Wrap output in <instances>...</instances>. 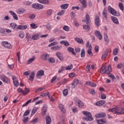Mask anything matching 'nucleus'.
<instances>
[{"label": "nucleus", "mask_w": 124, "mask_h": 124, "mask_svg": "<svg viewBox=\"0 0 124 124\" xmlns=\"http://www.w3.org/2000/svg\"><path fill=\"white\" fill-rule=\"evenodd\" d=\"M82 114L87 117L85 118L84 120L87 121V122H92V121H93V116H92V114H91L89 112L87 111H83L82 112Z\"/></svg>", "instance_id": "7ed1b4c3"}, {"label": "nucleus", "mask_w": 124, "mask_h": 124, "mask_svg": "<svg viewBox=\"0 0 124 124\" xmlns=\"http://www.w3.org/2000/svg\"><path fill=\"white\" fill-rule=\"evenodd\" d=\"M63 14H64V11L62 10V11H60V12H59L57 14V15H59V16H62V15H63Z\"/></svg>", "instance_id": "338daca9"}, {"label": "nucleus", "mask_w": 124, "mask_h": 124, "mask_svg": "<svg viewBox=\"0 0 124 124\" xmlns=\"http://www.w3.org/2000/svg\"><path fill=\"white\" fill-rule=\"evenodd\" d=\"M64 70H65V67L62 66L58 71V73H61V72H62V71H63Z\"/></svg>", "instance_id": "3c124183"}, {"label": "nucleus", "mask_w": 124, "mask_h": 124, "mask_svg": "<svg viewBox=\"0 0 124 124\" xmlns=\"http://www.w3.org/2000/svg\"><path fill=\"white\" fill-rule=\"evenodd\" d=\"M31 124H37L38 123V118H35L31 121Z\"/></svg>", "instance_id": "a18cd8bd"}, {"label": "nucleus", "mask_w": 124, "mask_h": 124, "mask_svg": "<svg viewBox=\"0 0 124 124\" xmlns=\"http://www.w3.org/2000/svg\"><path fill=\"white\" fill-rule=\"evenodd\" d=\"M83 29L85 30V31H90V26L88 25H84Z\"/></svg>", "instance_id": "e2e57ef3"}, {"label": "nucleus", "mask_w": 124, "mask_h": 124, "mask_svg": "<svg viewBox=\"0 0 124 124\" xmlns=\"http://www.w3.org/2000/svg\"><path fill=\"white\" fill-rule=\"evenodd\" d=\"M108 54H109V49H106L102 55V59L104 60V59L106 58V57L108 56Z\"/></svg>", "instance_id": "2eb2a0df"}, {"label": "nucleus", "mask_w": 124, "mask_h": 124, "mask_svg": "<svg viewBox=\"0 0 124 124\" xmlns=\"http://www.w3.org/2000/svg\"><path fill=\"white\" fill-rule=\"evenodd\" d=\"M40 96H48V98H51V96H50V95H49V93H43L40 95Z\"/></svg>", "instance_id": "5fc2aeb1"}, {"label": "nucleus", "mask_w": 124, "mask_h": 124, "mask_svg": "<svg viewBox=\"0 0 124 124\" xmlns=\"http://www.w3.org/2000/svg\"><path fill=\"white\" fill-rule=\"evenodd\" d=\"M51 117L49 116L46 117V124H51Z\"/></svg>", "instance_id": "72a5a7b5"}, {"label": "nucleus", "mask_w": 124, "mask_h": 124, "mask_svg": "<svg viewBox=\"0 0 124 124\" xmlns=\"http://www.w3.org/2000/svg\"><path fill=\"white\" fill-rule=\"evenodd\" d=\"M92 46H90L89 49L87 50V53L90 57H93V53L92 52Z\"/></svg>", "instance_id": "a878e982"}, {"label": "nucleus", "mask_w": 124, "mask_h": 124, "mask_svg": "<svg viewBox=\"0 0 124 124\" xmlns=\"http://www.w3.org/2000/svg\"><path fill=\"white\" fill-rule=\"evenodd\" d=\"M9 13H10V14L12 15V16H13L14 20H18V16H17V15L16 14V13H15V12L12 11H9Z\"/></svg>", "instance_id": "ddd939ff"}, {"label": "nucleus", "mask_w": 124, "mask_h": 124, "mask_svg": "<svg viewBox=\"0 0 124 124\" xmlns=\"http://www.w3.org/2000/svg\"><path fill=\"white\" fill-rule=\"evenodd\" d=\"M56 56L58 57V58H61V57H63V55H62V53L58 52L56 53Z\"/></svg>", "instance_id": "680f3d73"}, {"label": "nucleus", "mask_w": 124, "mask_h": 124, "mask_svg": "<svg viewBox=\"0 0 124 124\" xmlns=\"http://www.w3.org/2000/svg\"><path fill=\"white\" fill-rule=\"evenodd\" d=\"M32 8H34V9H43L44 8V6L38 3H33L32 5Z\"/></svg>", "instance_id": "39448f33"}, {"label": "nucleus", "mask_w": 124, "mask_h": 124, "mask_svg": "<svg viewBox=\"0 0 124 124\" xmlns=\"http://www.w3.org/2000/svg\"><path fill=\"white\" fill-rule=\"evenodd\" d=\"M85 18L86 20V24L87 25H89V24H90L91 23V18L90 17L89 14H87L85 15Z\"/></svg>", "instance_id": "412c9836"}, {"label": "nucleus", "mask_w": 124, "mask_h": 124, "mask_svg": "<svg viewBox=\"0 0 124 124\" xmlns=\"http://www.w3.org/2000/svg\"><path fill=\"white\" fill-rule=\"evenodd\" d=\"M55 45H58L57 42H54L53 43H51L50 44L48 45V47H52V46H54Z\"/></svg>", "instance_id": "4d7b16f0"}, {"label": "nucleus", "mask_w": 124, "mask_h": 124, "mask_svg": "<svg viewBox=\"0 0 124 124\" xmlns=\"http://www.w3.org/2000/svg\"><path fill=\"white\" fill-rule=\"evenodd\" d=\"M70 29V28L68 27V26L65 25L63 27L62 30L63 31H69V30Z\"/></svg>", "instance_id": "79ce46f5"}, {"label": "nucleus", "mask_w": 124, "mask_h": 124, "mask_svg": "<svg viewBox=\"0 0 124 124\" xmlns=\"http://www.w3.org/2000/svg\"><path fill=\"white\" fill-rule=\"evenodd\" d=\"M79 1H80V3L82 5L83 7L84 8H86V7H87V1L86 0H79Z\"/></svg>", "instance_id": "393cba45"}, {"label": "nucleus", "mask_w": 124, "mask_h": 124, "mask_svg": "<svg viewBox=\"0 0 124 124\" xmlns=\"http://www.w3.org/2000/svg\"><path fill=\"white\" fill-rule=\"evenodd\" d=\"M111 19L113 23H114V24H116V25H118V24H119V21L118 20V18H117V17H115L114 16H111Z\"/></svg>", "instance_id": "c756f323"}, {"label": "nucleus", "mask_w": 124, "mask_h": 124, "mask_svg": "<svg viewBox=\"0 0 124 124\" xmlns=\"http://www.w3.org/2000/svg\"><path fill=\"white\" fill-rule=\"evenodd\" d=\"M56 80H57V76H54L51 79V82L52 83H55V82H56Z\"/></svg>", "instance_id": "0e129e2a"}, {"label": "nucleus", "mask_w": 124, "mask_h": 124, "mask_svg": "<svg viewBox=\"0 0 124 124\" xmlns=\"http://www.w3.org/2000/svg\"><path fill=\"white\" fill-rule=\"evenodd\" d=\"M38 99H39V97H36L34 98L32 100L31 99L29 100L22 105V107H25V106H27V105H28V104H30L31 102H35V101H37Z\"/></svg>", "instance_id": "0eeeda50"}, {"label": "nucleus", "mask_w": 124, "mask_h": 124, "mask_svg": "<svg viewBox=\"0 0 124 124\" xmlns=\"http://www.w3.org/2000/svg\"><path fill=\"white\" fill-rule=\"evenodd\" d=\"M108 111V112H113L114 114H117V115H122V113H124V109L118 107L109 109Z\"/></svg>", "instance_id": "f257e3e1"}, {"label": "nucleus", "mask_w": 124, "mask_h": 124, "mask_svg": "<svg viewBox=\"0 0 124 124\" xmlns=\"http://www.w3.org/2000/svg\"><path fill=\"white\" fill-rule=\"evenodd\" d=\"M37 110H38V108L34 107L32 110V112L34 113V114L36 113V112H37Z\"/></svg>", "instance_id": "69168bd1"}, {"label": "nucleus", "mask_w": 124, "mask_h": 124, "mask_svg": "<svg viewBox=\"0 0 124 124\" xmlns=\"http://www.w3.org/2000/svg\"><path fill=\"white\" fill-rule=\"evenodd\" d=\"M47 61L48 62H51L52 63H55V62H56V60H55V59H54L53 58H50L47 59Z\"/></svg>", "instance_id": "37998d69"}, {"label": "nucleus", "mask_w": 124, "mask_h": 124, "mask_svg": "<svg viewBox=\"0 0 124 124\" xmlns=\"http://www.w3.org/2000/svg\"><path fill=\"white\" fill-rule=\"evenodd\" d=\"M105 103V101H103V100L99 101L96 103V105L97 106H101L103 105V104H104Z\"/></svg>", "instance_id": "7c9ffc66"}, {"label": "nucleus", "mask_w": 124, "mask_h": 124, "mask_svg": "<svg viewBox=\"0 0 124 124\" xmlns=\"http://www.w3.org/2000/svg\"><path fill=\"white\" fill-rule=\"evenodd\" d=\"M47 112V105H44L43 107V108L42 109V115L44 116L46 113Z\"/></svg>", "instance_id": "dca6fc26"}, {"label": "nucleus", "mask_w": 124, "mask_h": 124, "mask_svg": "<svg viewBox=\"0 0 124 124\" xmlns=\"http://www.w3.org/2000/svg\"><path fill=\"white\" fill-rule=\"evenodd\" d=\"M28 29L27 25H20L17 26V30H21L22 31Z\"/></svg>", "instance_id": "6ab92c4d"}, {"label": "nucleus", "mask_w": 124, "mask_h": 124, "mask_svg": "<svg viewBox=\"0 0 124 124\" xmlns=\"http://www.w3.org/2000/svg\"><path fill=\"white\" fill-rule=\"evenodd\" d=\"M51 50H55V51H59L62 49V46H55L51 47Z\"/></svg>", "instance_id": "aec40b11"}, {"label": "nucleus", "mask_w": 124, "mask_h": 124, "mask_svg": "<svg viewBox=\"0 0 124 124\" xmlns=\"http://www.w3.org/2000/svg\"><path fill=\"white\" fill-rule=\"evenodd\" d=\"M38 36H39V34L36 33L32 36V39H33V40H37V39H38Z\"/></svg>", "instance_id": "4c0bfd02"}, {"label": "nucleus", "mask_w": 124, "mask_h": 124, "mask_svg": "<svg viewBox=\"0 0 124 124\" xmlns=\"http://www.w3.org/2000/svg\"><path fill=\"white\" fill-rule=\"evenodd\" d=\"M108 11L110 14L113 15V16H116L117 17L120 16V13L117 12L116 10L114 9V8H112L111 6H108Z\"/></svg>", "instance_id": "f03ea898"}, {"label": "nucleus", "mask_w": 124, "mask_h": 124, "mask_svg": "<svg viewBox=\"0 0 124 124\" xmlns=\"http://www.w3.org/2000/svg\"><path fill=\"white\" fill-rule=\"evenodd\" d=\"M94 34H95L96 36L97 37L99 40H102V34L101 33L97 30L95 31Z\"/></svg>", "instance_id": "9d476101"}, {"label": "nucleus", "mask_w": 124, "mask_h": 124, "mask_svg": "<svg viewBox=\"0 0 124 124\" xmlns=\"http://www.w3.org/2000/svg\"><path fill=\"white\" fill-rule=\"evenodd\" d=\"M95 24L96 27H99L100 26V21L99 20V16H96L95 18Z\"/></svg>", "instance_id": "4468645a"}, {"label": "nucleus", "mask_w": 124, "mask_h": 124, "mask_svg": "<svg viewBox=\"0 0 124 124\" xmlns=\"http://www.w3.org/2000/svg\"><path fill=\"white\" fill-rule=\"evenodd\" d=\"M80 56L81 58H84L85 57V49H82L81 51Z\"/></svg>", "instance_id": "864d4df0"}, {"label": "nucleus", "mask_w": 124, "mask_h": 124, "mask_svg": "<svg viewBox=\"0 0 124 124\" xmlns=\"http://www.w3.org/2000/svg\"><path fill=\"white\" fill-rule=\"evenodd\" d=\"M0 78L1 81L4 82V83H8V82H9V79H8V78L3 75L0 76Z\"/></svg>", "instance_id": "1a4fd4ad"}, {"label": "nucleus", "mask_w": 124, "mask_h": 124, "mask_svg": "<svg viewBox=\"0 0 124 124\" xmlns=\"http://www.w3.org/2000/svg\"><path fill=\"white\" fill-rule=\"evenodd\" d=\"M34 60H35V58L32 57V58L29 59L28 61L27 64H30V63H31V62H33V61H34Z\"/></svg>", "instance_id": "c03bdc74"}, {"label": "nucleus", "mask_w": 124, "mask_h": 124, "mask_svg": "<svg viewBox=\"0 0 124 124\" xmlns=\"http://www.w3.org/2000/svg\"><path fill=\"white\" fill-rule=\"evenodd\" d=\"M119 7L120 9L122 10V11H124V5H123V3L120 2L119 3Z\"/></svg>", "instance_id": "603ef678"}, {"label": "nucleus", "mask_w": 124, "mask_h": 124, "mask_svg": "<svg viewBox=\"0 0 124 124\" xmlns=\"http://www.w3.org/2000/svg\"><path fill=\"white\" fill-rule=\"evenodd\" d=\"M10 26L14 31H17V30H18V26H17L16 23H11Z\"/></svg>", "instance_id": "f8f14e48"}, {"label": "nucleus", "mask_w": 124, "mask_h": 124, "mask_svg": "<svg viewBox=\"0 0 124 124\" xmlns=\"http://www.w3.org/2000/svg\"><path fill=\"white\" fill-rule=\"evenodd\" d=\"M102 15L104 19L107 20L108 19L107 16H108V15L107 14V11L106 10V9H104L103 11Z\"/></svg>", "instance_id": "f3484780"}, {"label": "nucleus", "mask_w": 124, "mask_h": 124, "mask_svg": "<svg viewBox=\"0 0 124 124\" xmlns=\"http://www.w3.org/2000/svg\"><path fill=\"white\" fill-rule=\"evenodd\" d=\"M52 12L53 10L52 9H48L46 10V14L47 16H51V15H52Z\"/></svg>", "instance_id": "e433bc0d"}, {"label": "nucleus", "mask_w": 124, "mask_h": 124, "mask_svg": "<svg viewBox=\"0 0 124 124\" xmlns=\"http://www.w3.org/2000/svg\"><path fill=\"white\" fill-rule=\"evenodd\" d=\"M104 40L106 44H108V43H109V38H108L107 34H104Z\"/></svg>", "instance_id": "c9c22d12"}, {"label": "nucleus", "mask_w": 124, "mask_h": 124, "mask_svg": "<svg viewBox=\"0 0 124 124\" xmlns=\"http://www.w3.org/2000/svg\"><path fill=\"white\" fill-rule=\"evenodd\" d=\"M67 51L70 53H72V54H73L75 56V55H76V53H75V52H74V48L71 47H68Z\"/></svg>", "instance_id": "bb28decb"}, {"label": "nucleus", "mask_w": 124, "mask_h": 124, "mask_svg": "<svg viewBox=\"0 0 124 124\" xmlns=\"http://www.w3.org/2000/svg\"><path fill=\"white\" fill-rule=\"evenodd\" d=\"M70 15H71V18L73 19V20H74V19H75V13H74V12H72L70 13Z\"/></svg>", "instance_id": "052dcab7"}, {"label": "nucleus", "mask_w": 124, "mask_h": 124, "mask_svg": "<svg viewBox=\"0 0 124 124\" xmlns=\"http://www.w3.org/2000/svg\"><path fill=\"white\" fill-rule=\"evenodd\" d=\"M98 124H103L106 123V120L105 119H100L97 121Z\"/></svg>", "instance_id": "f704fd0d"}, {"label": "nucleus", "mask_w": 124, "mask_h": 124, "mask_svg": "<svg viewBox=\"0 0 124 124\" xmlns=\"http://www.w3.org/2000/svg\"><path fill=\"white\" fill-rule=\"evenodd\" d=\"M59 108L62 113H65V109L64 108V106L62 104L59 105Z\"/></svg>", "instance_id": "cd10ccee"}, {"label": "nucleus", "mask_w": 124, "mask_h": 124, "mask_svg": "<svg viewBox=\"0 0 124 124\" xmlns=\"http://www.w3.org/2000/svg\"><path fill=\"white\" fill-rule=\"evenodd\" d=\"M78 84H79V79H76L73 81L72 85V86H74V87H76Z\"/></svg>", "instance_id": "473e14b6"}, {"label": "nucleus", "mask_w": 124, "mask_h": 124, "mask_svg": "<svg viewBox=\"0 0 124 124\" xmlns=\"http://www.w3.org/2000/svg\"><path fill=\"white\" fill-rule=\"evenodd\" d=\"M16 12L18 14H24V13H26V9L24 8H19L17 10H16Z\"/></svg>", "instance_id": "9b49d317"}, {"label": "nucleus", "mask_w": 124, "mask_h": 124, "mask_svg": "<svg viewBox=\"0 0 124 124\" xmlns=\"http://www.w3.org/2000/svg\"><path fill=\"white\" fill-rule=\"evenodd\" d=\"M45 74H44V71L43 70H41L38 71L37 74V76H44Z\"/></svg>", "instance_id": "c85d7f7f"}, {"label": "nucleus", "mask_w": 124, "mask_h": 124, "mask_svg": "<svg viewBox=\"0 0 124 124\" xmlns=\"http://www.w3.org/2000/svg\"><path fill=\"white\" fill-rule=\"evenodd\" d=\"M106 116V114L104 112L98 113L95 115L96 118H104Z\"/></svg>", "instance_id": "4be33fe9"}, {"label": "nucleus", "mask_w": 124, "mask_h": 124, "mask_svg": "<svg viewBox=\"0 0 124 124\" xmlns=\"http://www.w3.org/2000/svg\"><path fill=\"white\" fill-rule=\"evenodd\" d=\"M118 51H119V49L118 48H115L113 51V56H117V55H118Z\"/></svg>", "instance_id": "49530a36"}, {"label": "nucleus", "mask_w": 124, "mask_h": 124, "mask_svg": "<svg viewBox=\"0 0 124 124\" xmlns=\"http://www.w3.org/2000/svg\"><path fill=\"white\" fill-rule=\"evenodd\" d=\"M12 79L14 86H15V87H18L19 86V80H18V78L14 76L12 77Z\"/></svg>", "instance_id": "6e6552de"}, {"label": "nucleus", "mask_w": 124, "mask_h": 124, "mask_svg": "<svg viewBox=\"0 0 124 124\" xmlns=\"http://www.w3.org/2000/svg\"><path fill=\"white\" fill-rule=\"evenodd\" d=\"M2 46L3 47H5V48H7L8 49H11L12 48V46L11 44L6 42V41H3L1 42Z\"/></svg>", "instance_id": "423d86ee"}, {"label": "nucleus", "mask_w": 124, "mask_h": 124, "mask_svg": "<svg viewBox=\"0 0 124 124\" xmlns=\"http://www.w3.org/2000/svg\"><path fill=\"white\" fill-rule=\"evenodd\" d=\"M46 27L48 31H50V30H52V26L51 25V24H50V23H47L46 25Z\"/></svg>", "instance_id": "de8ad7c7"}, {"label": "nucleus", "mask_w": 124, "mask_h": 124, "mask_svg": "<svg viewBox=\"0 0 124 124\" xmlns=\"http://www.w3.org/2000/svg\"><path fill=\"white\" fill-rule=\"evenodd\" d=\"M111 72V66H108V67H103L101 69V74H104V73H106V74H109Z\"/></svg>", "instance_id": "20e7f679"}, {"label": "nucleus", "mask_w": 124, "mask_h": 124, "mask_svg": "<svg viewBox=\"0 0 124 124\" xmlns=\"http://www.w3.org/2000/svg\"><path fill=\"white\" fill-rule=\"evenodd\" d=\"M75 40L79 44H84V41L79 38H75Z\"/></svg>", "instance_id": "b1692460"}, {"label": "nucleus", "mask_w": 124, "mask_h": 124, "mask_svg": "<svg viewBox=\"0 0 124 124\" xmlns=\"http://www.w3.org/2000/svg\"><path fill=\"white\" fill-rule=\"evenodd\" d=\"M19 37H20V38H24L25 37V33L24 32H20L19 33Z\"/></svg>", "instance_id": "09e8293b"}, {"label": "nucleus", "mask_w": 124, "mask_h": 124, "mask_svg": "<svg viewBox=\"0 0 124 124\" xmlns=\"http://www.w3.org/2000/svg\"><path fill=\"white\" fill-rule=\"evenodd\" d=\"M77 103H78V107H79L80 108H82V107L84 106V103H83V102H82V101L78 100L77 101Z\"/></svg>", "instance_id": "2f4dec72"}, {"label": "nucleus", "mask_w": 124, "mask_h": 124, "mask_svg": "<svg viewBox=\"0 0 124 124\" xmlns=\"http://www.w3.org/2000/svg\"><path fill=\"white\" fill-rule=\"evenodd\" d=\"M31 27L32 29H35L37 28V26L35 23H32L31 24Z\"/></svg>", "instance_id": "bf43d9fd"}, {"label": "nucleus", "mask_w": 124, "mask_h": 124, "mask_svg": "<svg viewBox=\"0 0 124 124\" xmlns=\"http://www.w3.org/2000/svg\"><path fill=\"white\" fill-rule=\"evenodd\" d=\"M73 68V65L71 64L68 65L67 67H65L66 70H71Z\"/></svg>", "instance_id": "8fccbe9b"}, {"label": "nucleus", "mask_w": 124, "mask_h": 124, "mask_svg": "<svg viewBox=\"0 0 124 124\" xmlns=\"http://www.w3.org/2000/svg\"><path fill=\"white\" fill-rule=\"evenodd\" d=\"M68 82V78H64L62 80V81H61V84L62 85H65Z\"/></svg>", "instance_id": "58836bf2"}, {"label": "nucleus", "mask_w": 124, "mask_h": 124, "mask_svg": "<svg viewBox=\"0 0 124 124\" xmlns=\"http://www.w3.org/2000/svg\"><path fill=\"white\" fill-rule=\"evenodd\" d=\"M30 109H28V110H26L24 112V113L23 114V116H28V115H29V114H30Z\"/></svg>", "instance_id": "774afa93"}, {"label": "nucleus", "mask_w": 124, "mask_h": 124, "mask_svg": "<svg viewBox=\"0 0 124 124\" xmlns=\"http://www.w3.org/2000/svg\"><path fill=\"white\" fill-rule=\"evenodd\" d=\"M38 1L40 2V3H43L45 4H47L49 2L48 0H38Z\"/></svg>", "instance_id": "a19ab883"}, {"label": "nucleus", "mask_w": 124, "mask_h": 124, "mask_svg": "<svg viewBox=\"0 0 124 124\" xmlns=\"http://www.w3.org/2000/svg\"><path fill=\"white\" fill-rule=\"evenodd\" d=\"M35 76V73H34V72H31V75L29 76V80H30V81H33Z\"/></svg>", "instance_id": "a211bd4d"}, {"label": "nucleus", "mask_w": 124, "mask_h": 124, "mask_svg": "<svg viewBox=\"0 0 124 124\" xmlns=\"http://www.w3.org/2000/svg\"><path fill=\"white\" fill-rule=\"evenodd\" d=\"M68 5H69V4L67 3H65V4H62L61 6V7L62 9H67V7H68Z\"/></svg>", "instance_id": "ea45409f"}, {"label": "nucleus", "mask_w": 124, "mask_h": 124, "mask_svg": "<svg viewBox=\"0 0 124 124\" xmlns=\"http://www.w3.org/2000/svg\"><path fill=\"white\" fill-rule=\"evenodd\" d=\"M29 17V18H30V19H34V18H35V17H36V16L35 15V14H32L30 15Z\"/></svg>", "instance_id": "13d9d810"}, {"label": "nucleus", "mask_w": 124, "mask_h": 124, "mask_svg": "<svg viewBox=\"0 0 124 124\" xmlns=\"http://www.w3.org/2000/svg\"><path fill=\"white\" fill-rule=\"evenodd\" d=\"M49 57L50 56L48 54H44L42 55V59L44 60V61H47V60H48Z\"/></svg>", "instance_id": "5701e85b"}, {"label": "nucleus", "mask_w": 124, "mask_h": 124, "mask_svg": "<svg viewBox=\"0 0 124 124\" xmlns=\"http://www.w3.org/2000/svg\"><path fill=\"white\" fill-rule=\"evenodd\" d=\"M23 123L25 124H27L28 122H29V117H24V119L22 120Z\"/></svg>", "instance_id": "6e6d98bb"}]
</instances>
